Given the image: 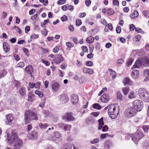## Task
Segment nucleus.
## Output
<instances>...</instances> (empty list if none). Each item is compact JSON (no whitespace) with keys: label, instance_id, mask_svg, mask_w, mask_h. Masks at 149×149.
<instances>
[{"label":"nucleus","instance_id":"nucleus-1","mask_svg":"<svg viewBox=\"0 0 149 149\" xmlns=\"http://www.w3.org/2000/svg\"><path fill=\"white\" fill-rule=\"evenodd\" d=\"M37 113L33 111L30 110L26 111L25 112V120L26 123H29L32 120H37Z\"/></svg>","mask_w":149,"mask_h":149},{"label":"nucleus","instance_id":"nucleus-2","mask_svg":"<svg viewBox=\"0 0 149 149\" xmlns=\"http://www.w3.org/2000/svg\"><path fill=\"white\" fill-rule=\"evenodd\" d=\"M139 95L140 98L144 101L149 102V94L144 89L140 88L138 91Z\"/></svg>","mask_w":149,"mask_h":149},{"label":"nucleus","instance_id":"nucleus-3","mask_svg":"<svg viewBox=\"0 0 149 149\" xmlns=\"http://www.w3.org/2000/svg\"><path fill=\"white\" fill-rule=\"evenodd\" d=\"M116 107L113 104H110V107L108 110V113L111 119H115L118 115L119 111H116Z\"/></svg>","mask_w":149,"mask_h":149},{"label":"nucleus","instance_id":"nucleus-4","mask_svg":"<svg viewBox=\"0 0 149 149\" xmlns=\"http://www.w3.org/2000/svg\"><path fill=\"white\" fill-rule=\"evenodd\" d=\"M143 136V134L140 131L138 130L136 133L132 134V139L136 144H137L138 141Z\"/></svg>","mask_w":149,"mask_h":149},{"label":"nucleus","instance_id":"nucleus-5","mask_svg":"<svg viewBox=\"0 0 149 149\" xmlns=\"http://www.w3.org/2000/svg\"><path fill=\"white\" fill-rule=\"evenodd\" d=\"M58 99L60 104H66L69 100L67 95L65 93L61 94L58 96Z\"/></svg>","mask_w":149,"mask_h":149},{"label":"nucleus","instance_id":"nucleus-6","mask_svg":"<svg viewBox=\"0 0 149 149\" xmlns=\"http://www.w3.org/2000/svg\"><path fill=\"white\" fill-rule=\"evenodd\" d=\"M133 107L137 109V111L141 110L143 107V102L139 100H134L133 104Z\"/></svg>","mask_w":149,"mask_h":149},{"label":"nucleus","instance_id":"nucleus-7","mask_svg":"<svg viewBox=\"0 0 149 149\" xmlns=\"http://www.w3.org/2000/svg\"><path fill=\"white\" fill-rule=\"evenodd\" d=\"M137 112V109L133 107H130L127 109L126 111L127 116L128 118L133 117L135 115Z\"/></svg>","mask_w":149,"mask_h":149},{"label":"nucleus","instance_id":"nucleus-8","mask_svg":"<svg viewBox=\"0 0 149 149\" xmlns=\"http://www.w3.org/2000/svg\"><path fill=\"white\" fill-rule=\"evenodd\" d=\"M7 139L8 142L11 144V143H13L14 141H15L18 139L17 138V134L15 132H13L11 133V135H9V134H7Z\"/></svg>","mask_w":149,"mask_h":149},{"label":"nucleus","instance_id":"nucleus-9","mask_svg":"<svg viewBox=\"0 0 149 149\" xmlns=\"http://www.w3.org/2000/svg\"><path fill=\"white\" fill-rule=\"evenodd\" d=\"M62 118L68 121H73L75 119V118L72 116V113L70 112L65 113L63 116Z\"/></svg>","mask_w":149,"mask_h":149},{"label":"nucleus","instance_id":"nucleus-10","mask_svg":"<svg viewBox=\"0 0 149 149\" xmlns=\"http://www.w3.org/2000/svg\"><path fill=\"white\" fill-rule=\"evenodd\" d=\"M12 144L13 146L14 149H19L22 146L23 142L22 140L18 139L11 143V144Z\"/></svg>","mask_w":149,"mask_h":149},{"label":"nucleus","instance_id":"nucleus-11","mask_svg":"<svg viewBox=\"0 0 149 149\" xmlns=\"http://www.w3.org/2000/svg\"><path fill=\"white\" fill-rule=\"evenodd\" d=\"M64 58L62 56V55L59 54H57L54 59V63L57 64H60L63 62L64 60Z\"/></svg>","mask_w":149,"mask_h":149},{"label":"nucleus","instance_id":"nucleus-12","mask_svg":"<svg viewBox=\"0 0 149 149\" xmlns=\"http://www.w3.org/2000/svg\"><path fill=\"white\" fill-rule=\"evenodd\" d=\"M71 101L74 104H76L78 101V96L75 94H73L71 96Z\"/></svg>","mask_w":149,"mask_h":149},{"label":"nucleus","instance_id":"nucleus-13","mask_svg":"<svg viewBox=\"0 0 149 149\" xmlns=\"http://www.w3.org/2000/svg\"><path fill=\"white\" fill-rule=\"evenodd\" d=\"M110 99L109 95L107 94H104L101 98V100L102 102L107 103Z\"/></svg>","mask_w":149,"mask_h":149},{"label":"nucleus","instance_id":"nucleus-14","mask_svg":"<svg viewBox=\"0 0 149 149\" xmlns=\"http://www.w3.org/2000/svg\"><path fill=\"white\" fill-rule=\"evenodd\" d=\"M27 74H29L31 75V76H32L31 74L33 72V67L30 65H29L25 69Z\"/></svg>","mask_w":149,"mask_h":149},{"label":"nucleus","instance_id":"nucleus-15","mask_svg":"<svg viewBox=\"0 0 149 149\" xmlns=\"http://www.w3.org/2000/svg\"><path fill=\"white\" fill-rule=\"evenodd\" d=\"M60 85L58 82L54 83L52 85V91L55 92L57 91L60 89Z\"/></svg>","mask_w":149,"mask_h":149},{"label":"nucleus","instance_id":"nucleus-16","mask_svg":"<svg viewBox=\"0 0 149 149\" xmlns=\"http://www.w3.org/2000/svg\"><path fill=\"white\" fill-rule=\"evenodd\" d=\"M30 134V137L29 136H28L29 139L35 140L37 139L38 137V133L36 132L32 131Z\"/></svg>","mask_w":149,"mask_h":149},{"label":"nucleus","instance_id":"nucleus-17","mask_svg":"<svg viewBox=\"0 0 149 149\" xmlns=\"http://www.w3.org/2000/svg\"><path fill=\"white\" fill-rule=\"evenodd\" d=\"M141 59H139L136 61L134 65L132 66V69L134 68H139L142 65Z\"/></svg>","mask_w":149,"mask_h":149},{"label":"nucleus","instance_id":"nucleus-18","mask_svg":"<svg viewBox=\"0 0 149 149\" xmlns=\"http://www.w3.org/2000/svg\"><path fill=\"white\" fill-rule=\"evenodd\" d=\"M131 75L133 79H136L139 76V72L137 70H134L132 72Z\"/></svg>","mask_w":149,"mask_h":149},{"label":"nucleus","instance_id":"nucleus-19","mask_svg":"<svg viewBox=\"0 0 149 149\" xmlns=\"http://www.w3.org/2000/svg\"><path fill=\"white\" fill-rule=\"evenodd\" d=\"M141 63L143 66H147L149 64V58L147 57H145L141 59Z\"/></svg>","mask_w":149,"mask_h":149},{"label":"nucleus","instance_id":"nucleus-20","mask_svg":"<svg viewBox=\"0 0 149 149\" xmlns=\"http://www.w3.org/2000/svg\"><path fill=\"white\" fill-rule=\"evenodd\" d=\"M61 135L60 133L58 131L54 132L52 136V139L54 141H56L60 138Z\"/></svg>","mask_w":149,"mask_h":149},{"label":"nucleus","instance_id":"nucleus-21","mask_svg":"<svg viewBox=\"0 0 149 149\" xmlns=\"http://www.w3.org/2000/svg\"><path fill=\"white\" fill-rule=\"evenodd\" d=\"M123 82L125 85H130L132 83V81L129 78L126 77L124 78Z\"/></svg>","mask_w":149,"mask_h":149},{"label":"nucleus","instance_id":"nucleus-22","mask_svg":"<svg viewBox=\"0 0 149 149\" xmlns=\"http://www.w3.org/2000/svg\"><path fill=\"white\" fill-rule=\"evenodd\" d=\"M143 75L146 77L143 80L144 81L149 80V69H146L144 70Z\"/></svg>","mask_w":149,"mask_h":149},{"label":"nucleus","instance_id":"nucleus-23","mask_svg":"<svg viewBox=\"0 0 149 149\" xmlns=\"http://www.w3.org/2000/svg\"><path fill=\"white\" fill-rule=\"evenodd\" d=\"M61 149H72V144L70 143H66L63 144Z\"/></svg>","mask_w":149,"mask_h":149},{"label":"nucleus","instance_id":"nucleus-24","mask_svg":"<svg viewBox=\"0 0 149 149\" xmlns=\"http://www.w3.org/2000/svg\"><path fill=\"white\" fill-rule=\"evenodd\" d=\"M83 71L84 73L92 74L93 73V70L91 69L87 68H84L83 69Z\"/></svg>","mask_w":149,"mask_h":149},{"label":"nucleus","instance_id":"nucleus-25","mask_svg":"<svg viewBox=\"0 0 149 149\" xmlns=\"http://www.w3.org/2000/svg\"><path fill=\"white\" fill-rule=\"evenodd\" d=\"M94 119L91 117H88L86 120V124H93L95 123Z\"/></svg>","mask_w":149,"mask_h":149},{"label":"nucleus","instance_id":"nucleus-26","mask_svg":"<svg viewBox=\"0 0 149 149\" xmlns=\"http://www.w3.org/2000/svg\"><path fill=\"white\" fill-rule=\"evenodd\" d=\"M3 49L5 52H8L10 49V47L8 43L4 42L3 44Z\"/></svg>","mask_w":149,"mask_h":149},{"label":"nucleus","instance_id":"nucleus-27","mask_svg":"<svg viewBox=\"0 0 149 149\" xmlns=\"http://www.w3.org/2000/svg\"><path fill=\"white\" fill-rule=\"evenodd\" d=\"M19 93L22 97L24 96L26 94L25 89L23 87H21L19 90Z\"/></svg>","mask_w":149,"mask_h":149},{"label":"nucleus","instance_id":"nucleus-28","mask_svg":"<svg viewBox=\"0 0 149 149\" xmlns=\"http://www.w3.org/2000/svg\"><path fill=\"white\" fill-rule=\"evenodd\" d=\"M103 117H101L100 119H99L98 120L99 123V126L98 127V129L99 130H101L104 124V123L103 121Z\"/></svg>","mask_w":149,"mask_h":149},{"label":"nucleus","instance_id":"nucleus-29","mask_svg":"<svg viewBox=\"0 0 149 149\" xmlns=\"http://www.w3.org/2000/svg\"><path fill=\"white\" fill-rule=\"evenodd\" d=\"M108 70L109 72H111L110 73V76L112 77V79H114L116 76V73L115 71H113L111 69L109 68Z\"/></svg>","mask_w":149,"mask_h":149},{"label":"nucleus","instance_id":"nucleus-30","mask_svg":"<svg viewBox=\"0 0 149 149\" xmlns=\"http://www.w3.org/2000/svg\"><path fill=\"white\" fill-rule=\"evenodd\" d=\"M6 118L8 123L10 124V123L13 121V118L11 114H8L6 116Z\"/></svg>","mask_w":149,"mask_h":149},{"label":"nucleus","instance_id":"nucleus-31","mask_svg":"<svg viewBox=\"0 0 149 149\" xmlns=\"http://www.w3.org/2000/svg\"><path fill=\"white\" fill-rule=\"evenodd\" d=\"M113 145L112 142L110 140H107L105 141V147L107 148H109Z\"/></svg>","mask_w":149,"mask_h":149},{"label":"nucleus","instance_id":"nucleus-32","mask_svg":"<svg viewBox=\"0 0 149 149\" xmlns=\"http://www.w3.org/2000/svg\"><path fill=\"white\" fill-rule=\"evenodd\" d=\"M138 15V12L135 10L132 14H131L130 17L132 18H134L137 17Z\"/></svg>","mask_w":149,"mask_h":149},{"label":"nucleus","instance_id":"nucleus-33","mask_svg":"<svg viewBox=\"0 0 149 149\" xmlns=\"http://www.w3.org/2000/svg\"><path fill=\"white\" fill-rule=\"evenodd\" d=\"M122 91L124 95H126L129 92V88L128 87H127L123 88Z\"/></svg>","mask_w":149,"mask_h":149},{"label":"nucleus","instance_id":"nucleus-34","mask_svg":"<svg viewBox=\"0 0 149 149\" xmlns=\"http://www.w3.org/2000/svg\"><path fill=\"white\" fill-rule=\"evenodd\" d=\"M39 127L41 129H45L48 126V125L47 123L42 124L40 123L39 124Z\"/></svg>","mask_w":149,"mask_h":149},{"label":"nucleus","instance_id":"nucleus-35","mask_svg":"<svg viewBox=\"0 0 149 149\" xmlns=\"http://www.w3.org/2000/svg\"><path fill=\"white\" fill-rule=\"evenodd\" d=\"M133 61V60L132 58H129L126 62L127 66V67L130 66L132 64Z\"/></svg>","mask_w":149,"mask_h":149},{"label":"nucleus","instance_id":"nucleus-36","mask_svg":"<svg viewBox=\"0 0 149 149\" xmlns=\"http://www.w3.org/2000/svg\"><path fill=\"white\" fill-rule=\"evenodd\" d=\"M117 98L120 100H123V96L121 92L120 91H117Z\"/></svg>","mask_w":149,"mask_h":149},{"label":"nucleus","instance_id":"nucleus-37","mask_svg":"<svg viewBox=\"0 0 149 149\" xmlns=\"http://www.w3.org/2000/svg\"><path fill=\"white\" fill-rule=\"evenodd\" d=\"M28 100L29 101H33V97L34 94L31 93H28Z\"/></svg>","mask_w":149,"mask_h":149},{"label":"nucleus","instance_id":"nucleus-38","mask_svg":"<svg viewBox=\"0 0 149 149\" xmlns=\"http://www.w3.org/2000/svg\"><path fill=\"white\" fill-rule=\"evenodd\" d=\"M94 40V38L92 36H91L88 38L86 41L88 43H92Z\"/></svg>","mask_w":149,"mask_h":149},{"label":"nucleus","instance_id":"nucleus-39","mask_svg":"<svg viewBox=\"0 0 149 149\" xmlns=\"http://www.w3.org/2000/svg\"><path fill=\"white\" fill-rule=\"evenodd\" d=\"M93 107L94 109H97L98 110L100 109L101 108V106L97 103H95L93 105Z\"/></svg>","mask_w":149,"mask_h":149},{"label":"nucleus","instance_id":"nucleus-40","mask_svg":"<svg viewBox=\"0 0 149 149\" xmlns=\"http://www.w3.org/2000/svg\"><path fill=\"white\" fill-rule=\"evenodd\" d=\"M71 127V125H70L65 124L63 129L65 131L69 130Z\"/></svg>","mask_w":149,"mask_h":149},{"label":"nucleus","instance_id":"nucleus-41","mask_svg":"<svg viewBox=\"0 0 149 149\" xmlns=\"http://www.w3.org/2000/svg\"><path fill=\"white\" fill-rule=\"evenodd\" d=\"M7 72L5 70H3V71L0 72V79L1 78L5 76Z\"/></svg>","mask_w":149,"mask_h":149},{"label":"nucleus","instance_id":"nucleus-42","mask_svg":"<svg viewBox=\"0 0 149 149\" xmlns=\"http://www.w3.org/2000/svg\"><path fill=\"white\" fill-rule=\"evenodd\" d=\"M35 93L36 95H38L40 97H42L43 96V93L40 91H36Z\"/></svg>","mask_w":149,"mask_h":149},{"label":"nucleus","instance_id":"nucleus-43","mask_svg":"<svg viewBox=\"0 0 149 149\" xmlns=\"http://www.w3.org/2000/svg\"><path fill=\"white\" fill-rule=\"evenodd\" d=\"M141 36L140 35H138L136 36L134 38L133 40L135 42H137L139 41L141 39Z\"/></svg>","mask_w":149,"mask_h":149},{"label":"nucleus","instance_id":"nucleus-44","mask_svg":"<svg viewBox=\"0 0 149 149\" xmlns=\"http://www.w3.org/2000/svg\"><path fill=\"white\" fill-rule=\"evenodd\" d=\"M114 13V10L112 8H109L108 9L107 13L109 15H113Z\"/></svg>","mask_w":149,"mask_h":149},{"label":"nucleus","instance_id":"nucleus-45","mask_svg":"<svg viewBox=\"0 0 149 149\" xmlns=\"http://www.w3.org/2000/svg\"><path fill=\"white\" fill-rule=\"evenodd\" d=\"M24 65V63L23 62H21L19 63L16 65V67H23Z\"/></svg>","mask_w":149,"mask_h":149},{"label":"nucleus","instance_id":"nucleus-46","mask_svg":"<svg viewBox=\"0 0 149 149\" xmlns=\"http://www.w3.org/2000/svg\"><path fill=\"white\" fill-rule=\"evenodd\" d=\"M66 45L69 48H70L74 46V44L70 42H67L66 43Z\"/></svg>","mask_w":149,"mask_h":149},{"label":"nucleus","instance_id":"nucleus-47","mask_svg":"<svg viewBox=\"0 0 149 149\" xmlns=\"http://www.w3.org/2000/svg\"><path fill=\"white\" fill-rule=\"evenodd\" d=\"M99 140V139L98 138H96L94 139L93 140L90 141L91 144H95L98 143Z\"/></svg>","mask_w":149,"mask_h":149},{"label":"nucleus","instance_id":"nucleus-48","mask_svg":"<svg viewBox=\"0 0 149 149\" xmlns=\"http://www.w3.org/2000/svg\"><path fill=\"white\" fill-rule=\"evenodd\" d=\"M81 20L79 19H77L76 20V25L77 26H80L81 24Z\"/></svg>","mask_w":149,"mask_h":149},{"label":"nucleus","instance_id":"nucleus-49","mask_svg":"<svg viewBox=\"0 0 149 149\" xmlns=\"http://www.w3.org/2000/svg\"><path fill=\"white\" fill-rule=\"evenodd\" d=\"M86 65L87 66H88L90 67L92 66L93 65V63L91 61H87L86 63Z\"/></svg>","mask_w":149,"mask_h":149},{"label":"nucleus","instance_id":"nucleus-50","mask_svg":"<svg viewBox=\"0 0 149 149\" xmlns=\"http://www.w3.org/2000/svg\"><path fill=\"white\" fill-rule=\"evenodd\" d=\"M43 113L45 117H47L50 114L49 111L48 110H45L43 111Z\"/></svg>","mask_w":149,"mask_h":149},{"label":"nucleus","instance_id":"nucleus-51","mask_svg":"<svg viewBox=\"0 0 149 149\" xmlns=\"http://www.w3.org/2000/svg\"><path fill=\"white\" fill-rule=\"evenodd\" d=\"M66 1V0H59L57 3L59 5H61L64 3Z\"/></svg>","mask_w":149,"mask_h":149},{"label":"nucleus","instance_id":"nucleus-52","mask_svg":"<svg viewBox=\"0 0 149 149\" xmlns=\"http://www.w3.org/2000/svg\"><path fill=\"white\" fill-rule=\"evenodd\" d=\"M13 56L15 60L17 61H18L20 59L18 55L14 54H13Z\"/></svg>","mask_w":149,"mask_h":149},{"label":"nucleus","instance_id":"nucleus-53","mask_svg":"<svg viewBox=\"0 0 149 149\" xmlns=\"http://www.w3.org/2000/svg\"><path fill=\"white\" fill-rule=\"evenodd\" d=\"M108 130V126L106 125L104 126L102 128V131L103 132H107Z\"/></svg>","mask_w":149,"mask_h":149},{"label":"nucleus","instance_id":"nucleus-54","mask_svg":"<svg viewBox=\"0 0 149 149\" xmlns=\"http://www.w3.org/2000/svg\"><path fill=\"white\" fill-rule=\"evenodd\" d=\"M61 19L63 22H65L68 20V18L66 16L64 15L61 18Z\"/></svg>","mask_w":149,"mask_h":149},{"label":"nucleus","instance_id":"nucleus-55","mask_svg":"<svg viewBox=\"0 0 149 149\" xmlns=\"http://www.w3.org/2000/svg\"><path fill=\"white\" fill-rule=\"evenodd\" d=\"M38 16L37 14H35L31 17V19L32 20H34L36 19Z\"/></svg>","mask_w":149,"mask_h":149},{"label":"nucleus","instance_id":"nucleus-56","mask_svg":"<svg viewBox=\"0 0 149 149\" xmlns=\"http://www.w3.org/2000/svg\"><path fill=\"white\" fill-rule=\"evenodd\" d=\"M82 50L84 52H88V49L87 47L86 46H82L81 47Z\"/></svg>","mask_w":149,"mask_h":149},{"label":"nucleus","instance_id":"nucleus-57","mask_svg":"<svg viewBox=\"0 0 149 149\" xmlns=\"http://www.w3.org/2000/svg\"><path fill=\"white\" fill-rule=\"evenodd\" d=\"M41 61L42 62L44 63L46 66H48L49 65L50 63L48 61L44 60L43 59H42Z\"/></svg>","mask_w":149,"mask_h":149},{"label":"nucleus","instance_id":"nucleus-58","mask_svg":"<svg viewBox=\"0 0 149 149\" xmlns=\"http://www.w3.org/2000/svg\"><path fill=\"white\" fill-rule=\"evenodd\" d=\"M116 31L117 33H120L121 31V28L119 26H117L116 29Z\"/></svg>","mask_w":149,"mask_h":149},{"label":"nucleus","instance_id":"nucleus-59","mask_svg":"<svg viewBox=\"0 0 149 149\" xmlns=\"http://www.w3.org/2000/svg\"><path fill=\"white\" fill-rule=\"evenodd\" d=\"M123 62L124 61L122 59L120 58L117 60L116 63L118 64H122Z\"/></svg>","mask_w":149,"mask_h":149},{"label":"nucleus","instance_id":"nucleus-60","mask_svg":"<svg viewBox=\"0 0 149 149\" xmlns=\"http://www.w3.org/2000/svg\"><path fill=\"white\" fill-rule=\"evenodd\" d=\"M113 3L114 5L118 6L119 5V2L117 0H113Z\"/></svg>","mask_w":149,"mask_h":149},{"label":"nucleus","instance_id":"nucleus-61","mask_svg":"<svg viewBox=\"0 0 149 149\" xmlns=\"http://www.w3.org/2000/svg\"><path fill=\"white\" fill-rule=\"evenodd\" d=\"M65 125V124L63 123H59L58 124V127L62 129H63Z\"/></svg>","mask_w":149,"mask_h":149},{"label":"nucleus","instance_id":"nucleus-62","mask_svg":"<svg viewBox=\"0 0 149 149\" xmlns=\"http://www.w3.org/2000/svg\"><path fill=\"white\" fill-rule=\"evenodd\" d=\"M85 3L86 5L88 6L91 3V1L90 0H86L85 1Z\"/></svg>","mask_w":149,"mask_h":149},{"label":"nucleus","instance_id":"nucleus-63","mask_svg":"<svg viewBox=\"0 0 149 149\" xmlns=\"http://www.w3.org/2000/svg\"><path fill=\"white\" fill-rule=\"evenodd\" d=\"M136 28L134 26V25L133 24H131L130 26V29L131 31L134 30Z\"/></svg>","mask_w":149,"mask_h":149},{"label":"nucleus","instance_id":"nucleus-64","mask_svg":"<svg viewBox=\"0 0 149 149\" xmlns=\"http://www.w3.org/2000/svg\"><path fill=\"white\" fill-rule=\"evenodd\" d=\"M30 30V27L29 26H26L25 30V32L26 33H27Z\"/></svg>","mask_w":149,"mask_h":149}]
</instances>
